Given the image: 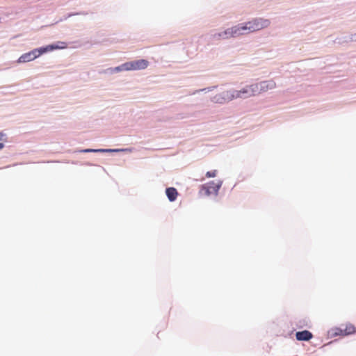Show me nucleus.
Returning a JSON list of instances; mask_svg holds the SVG:
<instances>
[{
  "instance_id": "obj_10",
  "label": "nucleus",
  "mask_w": 356,
  "mask_h": 356,
  "mask_svg": "<svg viewBox=\"0 0 356 356\" xmlns=\"http://www.w3.org/2000/svg\"><path fill=\"white\" fill-rule=\"evenodd\" d=\"M296 339L298 341H309L313 337V334L308 330L297 332L296 334Z\"/></svg>"
},
{
  "instance_id": "obj_17",
  "label": "nucleus",
  "mask_w": 356,
  "mask_h": 356,
  "mask_svg": "<svg viewBox=\"0 0 356 356\" xmlns=\"http://www.w3.org/2000/svg\"><path fill=\"white\" fill-rule=\"evenodd\" d=\"M123 70H125L126 71V68L124 66V64L120 65V66H118L116 67H115L113 69V71L114 72H120V71H123Z\"/></svg>"
},
{
  "instance_id": "obj_4",
  "label": "nucleus",
  "mask_w": 356,
  "mask_h": 356,
  "mask_svg": "<svg viewBox=\"0 0 356 356\" xmlns=\"http://www.w3.org/2000/svg\"><path fill=\"white\" fill-rule=\"evenodd\" d=\"M222 181L218 182L211 181L201 186L200 193L203 192L207 196L211 194H217L220 188L221 187Z\"/></svg>"
},
{
  "instance_id": "obj_3",
  "label": "nucleus",
  "mask_w": 356,
  "mask_h": 356,
  "mask_svg": "<svg viewBox=\"0 0 356 356\" xmlns=\"http://www.w3.org/2000/svg\"><path fill=\"white\" fill-rule=\"evenodd\" d=\"M254 88H257L256 86H254L253 84H251L249 86H246L245 87L240 90H234L236 99H246L253 96H256L255 92L257 90H255Z\"/></svg>"
},
{
  "instance_id": "obj_13",
  "label": "nucleus",
  "mask_w": 356,
  "mask_h": 356,
  "mask_svg": "<svg viewBox=\"0 0 356 356\" xmlns=\"http://www.w3.org/2000/svg\"><path fill=\"white\" fill-rule=\"evenodd\" d=\"M228 30L229 32L230 38L242 35L241 29L238 24L234 26L231 28H229Z\"/></svg>"
},
{
  "instance_id": "obj_6",
  "label": "nucleus",
  "mask_w": 356,
  "mask_h": 356,
  "mask_svg": "<svg viewBox=\"0 0 356 356\" xmlns=\"http://www.w3.org/2000/svg\"><path fill=\"white\" fill-rule=\"evenodd\" d=\"M149 62L145 59H140L124 63L126 71L143 70L147 68Z\"/></svg>"
},
{
  "instance_id": "obj_5",
  "label": "nucleus",
  "mask_w": 356,
  "mask_h": 356,
  "mask_svg": "<svg viewBox=\"0 0 356 356\" xmlns=\"http://www.w3.org/2000/svg\"><path fill=\"white\" fill-rule=\"evenodd\" d=\"M46 53L44 50V47L35 49L28 53L22 54L18 59L19 63H26L33 60L36 58L39 57L42 54Z\"/></svg>"
},
{
  "instance_id": "obj_19",
  "label": "nucleus",
  "mask_w": 356,
  "mask_h": 356,
  "mask_svg": "<svg viewBox=\"0 0 356 356\" xmlns=\"http://www.w3.org/2000/svg\"><path fill=\"white\" fill-rule=\"evenodd\" d=\"M2 138H3V134L1 133H0V140H2Z\"/></svg>"
},
{
  "instance_id": "obj_8",
  "label": "nucleus",
  "mask_w": 356,
  "mask_h": 356,
  "mask_svg": "<svg viewBox=\"0 0 356 356\" xmlns=\"http://www.w3.org/2000/svg\"><path fill=\"white\" fill-rule=\"evenodd\" d=\"M337 330L338 332H336V334L341 335H349L356 332L355 326L350 323L342 325L341 327L337 329Z\"/></svg>"
},
{
  "instance_id": "obj_18",
  "label": "nucleus",
  "mask_w": 356,
  "mask_h": 356,
  "mask_svg": "<svg viewBox=\"0 0 356 356\" xmlns=\"http://www.w3.org/2000/svg\"><path fill=\"white\" fill-rule=\"evenodd\" d=\"M4 147L2 143H0V149H1Z\"/></svg>"
},
{
  "instance_id": "obj_1",
  "label": "nucleus",
  "mask_w": 356,
  "mask_h": 356,
  "mask_svg": "<svg viewBox=\"0 0 356 356\" xmlns=\"http://www.w3.org/2000/svg\"><path fill=\"white\" fill-rule=\"evenodd\" d=\"M234 99H236L234 90H225L213 96L212 102L216 104H224Z\"/></svg>"
},
{
  "instance_id": "obj_7",
  "label": "nucleus",
  "mask_w": 356,
  "mask_h": 356,
  "mask_svg": "<svg viewBox=\"0 0 356 356\" xmlns=\"http://www.w3.org/2000/svg\"><path fill=\"white\" fill-rule=\"evenodd\" d=\"M254 86H256L257 88H254L256 95H259L261 92H266L269 90L274 89L276 87V83L273 80L261 81L260 83H254Z\"/></svg>"
},
{
  "instance_id": "obj_11",
  "label": "nucleus",
  "mask_w": 356,
  "mask_h": 356,
  "mask_svg": "<svg viewBox=\"0 0 356 356\" xmlns=\"http://www.w3.org/2000/svg\"><path fill=\"white\" fill-rule=\"evenodd\" d=\"M166 195L170 202H173L177 199L178 193L176 188L173 187L168 188L165 191Z\"/></svg>"
},
{
  "instance_id": "obj_14",
  "label": "nucleus",
  "mask_w": 356,
  "mask_h": 356,
  "mask_svg": "<svg viewBox=\"0 0 356 356\" xmlns=\"http://www.w3.org/2000/svg\"><path fill=\"white\" fill-rule=\"evenodd\" d=\"M118 149H85L80 151V152H118Z\"/></svg>"
},
{
  "instance_id": "obj_9",
  "label": "nucleus",
  "mask_w": 356,
  "mask_h": 356,
  "mask_svg": "<svg viewBox=\"0 0 356 356\" xmlns=\"http://www.w3.org/2000/svg\"><path fill=\"white\" fill-rule=\"evenodd\" d=\"M67 47V43L65 42L59 41L56 44H52L44 47V50L45 52L51 51L56 49H65Z\"/></svg>"
},
{
  "instance_id": "obj_12",
  "label": "nucleus",
  "mask_w": 356,
  "mask_h": 356,
  "mask_svg": "<svg viewBox=\"0 0 356 356\" xmlns=\"http://www.w3.org/2000/svg\"><path fill=\"white\" fill-rule=\"evenodd\" d=\"M212 37L214 40H226L230 38L228 29L223 31L213 34Z\"/></svg>"
},
{
  "instance_id": "obj_16",
  "label": "nucleus",
  "mask_w": 356,
  "mask_h": 356,
  "mask_svg": "<svg viewBox=\"0 0 356 356\" xmlns=\"http://www.w3.org/2000/svg\"><path fill=\"white\" fill-rule=\"evenodd\" d=\"M217 173H218V172H217L216 170H213L212 171H208L206 173V177H208V178L215 177L217 175Z\"/></svg>"
},
{
  "instance_id": "obj_15",
  "label": "nucleus",
  "mask_w": 356,
  "mask_h": 356,
  "mask_svg": "<svg viewBox=\"0 0 356 356\" xmlns=\"http://www.w3.org/2000/svg\"><path fill=\"white\" fill-rule=\"evenodd\" d=\"M238 25L242 35L251 33L248 22L239 24Z\"/></svg>"
},
{
  "instance_id": "obj_2",
  "label": "nucleus",
  "mask_w": 356,
  "mask_h": 356,
  "mask_svg": "<svg viewBox=\"0 0 356 356\" xmlns=\"http://www.w3.org/2000/svg\"><path fill=\"white\" fill-rule=\"evenodd\" d=\"M248 24L250 32L253 33L268 27L270 25V21L267 19L255 18L248 22Z\"/></svg>"
}]
</instances>
